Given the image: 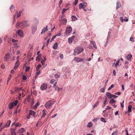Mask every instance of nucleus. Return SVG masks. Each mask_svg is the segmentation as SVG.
Segmentation results:
<instances>
[{"mask_svg": "<svg viewBox=\"0 0 135 135\" xmlns=\"http://www.w3.org/2000/svg\"><path fill=\"white\" fill-rule=\"evenodd\" d=\"M105 88H101L100 90V91L101 92L104 93V92Z\"/></svg>", "mask_w": 135, "mask_h": 135, "instance_id": "34", "label": "nucleus"}, {"mask_svg": "<svg viewBox=\"0 0 135 135\" xmlns=\"http://www.w3.org/2000/svg\"><path fill=\"white\" fill-rule=\"evenodd\" d=\"M41 57V54H40L39 55H38V56L36 57V61L38 60L39 61H40V58Z\"/></svg>", "mask_w": 135, "mask_h": 135, "instance_id": "19", "label": "nucleus"}, {"mask_svg": "<svg viewBox=\"0 0 135 135\" xmlns=\"http://www.w3.org/2000/svg\"><path fill=\"white\" fill-rule=\"evenodd\" d=\"M92 126V124L91 123L89 122L88 124L87 127H91Z\"/></svg>", "mask_w": 135, "mask_h": 135, "instance_id": "39", "label": "nucleus"}, {"mask_svg": "<svg viewBox=\"0 0 135 135\" xmlns=\"http://www.w3.org/2000/svg\"><path fill=\"white\" fill-rule=\"evenodd\" d=\"M78 2V0H75V1L74 2V3L75 5H76Z\"/></svg>", "mask_w": 135, "mask_h": 135, "instance_id": "48", "label": "nucleus"}, {"mask_svg": "<svg viewBox=\"0 0 135 135\" xmlns=\"http://www.w3.org/2000/svg\"><path fill=\"white\" fill-rule=\"evenodd\" d=\"M117 132L116 131H114L112 133L111 135H117Z\"/></svg>", "mask_w": 135, "mask_h": 135, "instance_id": "47", "label": "nucleus"}, {"mask_svg": "<svg viewBox=\"0 0 135 135\" xmlns=\"http://www.w3.org/2000/svg\"><path fill=\"white\" fill-rule=\"evenodd\" d=\"M86 6V5H85L84 4L80 3L79 4V8L80 9L81 8L83 9V8H85Z\"/></svg>", "mask_w": 135, "mask_h": 135, "instance_id": "10", "label": "nucleus"}, {"mask_svg": "<svg viewBox=\"0 0 135 135\" xmlns=\"http://www.w3.org/2000/svg\"><path fill=\"white\" fill-rule=\"evenodd\" d=\"M27 79V78L26 76L23 75L22 77V79L23 80H26Z\"/></svg>", "mask_w": 135, "mask_h": 135, "instance_id": "43", "label": "nucleus"}, {"mask_svg": "<svg viewBox=\"0 0 135 135\" xmlns=\"http://www.w3.org/2000/svg\"><path fill=\"white\" fill-rule=\"evenodd\" d=\"M58 47V44L57 42L55 43L54 45L52 48L53 49L56 50V49Z\"/></svg>", "mask_w": 135, "mask_h": 135, "instance_id": "16", "label": "nucleus"}, {"mask_svg": "<svg viewBox=\"0 0 135 135\" xmlns=\"http://www.w3.org/2000/svg\"><path fill=\"white\" fill-rule=\"evenodd\" d=\"M107 99L106 97L105 98V100L104 101L103 104L104 106H105L107 104Z\"/></svg>", "mask_w": 135, "mask_h": 135, "instance_id": "36", "label": "nucleus"}, {"mask_svg": "<svg viewBox=\"0 0 135 135\" xmlns=\"http://www.w3.org/2000/svg\"><path fill=\"white\" fill-rule=\"evenodd\" d=\"M15 129L12 128L11 129V133L12 135H16V133L15 131Z\"/></svg>", "mask_w": 135, "mask_h": 135, "instance_id": "12", "label": "nucleus"}, {"mask_svg": "<svg viewBox=\"0 0 135 135\" xmlns=\"http://www.w3.org/2000/svg\"><path fill=\"white\" fill-rule=\"evenodd\" d=\"M4 60L6 61H8L9 59V54H6L4 57Z\"/></svg>", "mask_w": 135, "mask_h": 135, "instance_id": "7", "label": "nucleus"}, {"mask_svg": "<svg viewBox=\"0 0 135 135\" xmlns=\"http://www.w3.org/2000/svg\"><path fill=\"white\" fill-rule=\"evenodd\" d=\"M62 0H60L59 2V6H60V5L62 3Z\"/></svg>", "mask_w": 135, "mask_h": 135, "instance_id": "52", "label": "nucleus"}, {"mask_svg": "<svg viewBox=\"0 0 135 135\" xmlns=\"http://www.w3.org/2000/svg\"><path fill=\"white\" fill-rule=\"evenodd\" d=\"M55 81V80L54 79H52L51 80L50 83L51 84H53L54 83Z\"/></svg>", "mask_w": 135, "mask_h": 135, "instance_id": "44", "label": "nucleus"}, {"mask_svg": "<svg viewBox=\"0 0 135 135\" xmlns=\"http://www.w3.org/2000/svg\"><path fill=\"white\" fill-rule=\"evenodd\" d=\"M13 8H14L15 7H13V5H11L10 6L9 8L11 12L13 11Z\"/></svg>", "mask_w": 135, "mask_h": 135, "instance_id": "33", "label": "nucleus"}, {"mask_svg": "<svg viewBox=\"0 0 135 135\" xmlns=\"http://www.w3.org/2000/svg\"><path fill=\"white\" fill-rule=\"evenodd\" d=\"M25 131V130L23 128H22L20 129L17 132L18 133H23Z\"/></svg>", "mask_w": 135, "mask_h": 135, "instance_id": "14", "label": "nucleus"}, {"mask_svg": "<svg viewBox=\"0 0 135 135\" xmlns=\"http://www.w3.org/2000/svg\"><path fill=\"white\" fill-rule=\"evenodd\" d=\"M71 18L72 21H75L77 19V18L74 16H72Z\"/></svg>", "mask_w": 135, "mask_h": 135, "instance_id": "23", "label": "nucleus"}, {"mask_svg": "<svg viewBox=\"0 0 135 135\" xmlns=\"http://www.w3.org/2000/svg\"><path fill=\"white\" fill-rule=\"evenodd\" d=\"M43 57L44 58V60H43L45 61L46 60V57L45 56H43Z\"/></svg>", "mask_w": 135, "mask_h": 135, "instance_id": "60", "label": "nucleus"}, {"mask_svg": "<svg viewBox=\"0 0 135 135\" xmlns=\"http://www.w3.org/2000/svg\"><path fill=\"white\" fill-rule=\"evenodd\" d=\"M115 94L117 95H120V92H118L117 93H116Z\"/></svg>", "mask_w": 135, "mask_h": 135, "instance_id": "61", "label": "nucleus"}, {"mask_svg": "<svg viewBox=\"0 0 135 135\" xmlns=\"http://www.w3.org/2000/svg\"><path fill=\"white\" fill-rule=\"evenodd\" d=\"M130 41L132 42H134V38L132 37H131L130 38Z\"/></svg>", "mask_w": 135, "mask_h": 135, "instance_id": "42", "label": "nucleus"}, {"mask_svg": "<svg viewBox=\"0 0 135 135\" xmlns=\"http://www.w3.org/2000/svg\"><path fill=\"white\" fill-rule=\"evenodd\" d=\"M125 19L123 20V21H124L127 22L128 21V19L126 17H125Z\"/></svg>", "mask_w": 135, "mask_h": 135, "instance_id": "55", "label": "nucleus"}, {"mask_svg": "<svg viewBox=\"0 0 135 135\" xmlns=\"http://www.w3.org/2000/svg\"><path fill=\"white\" fill-rule=\"evenodd\" d=\"M132 57V55H131L129 54V55H128L127 56V59L128 60H130Z\"/></svg>", "mask_w": 135, "mask_h": 135, "instance_id": "25", "label": "nucleus"}, {"mask_svg": "<svg viewBox=\"0 0 135 135\" xmlns=\"http://www.w3.org/2000/svg\"><path fill=\"white\" fill-rule=\"evenodd\" d=\"M111 109V108L110 107L108 106L106 108V110L110 109Z\"/></svg>", "mask_w": 135, "mask_h": 135, "instance_id": "62", "label": "nucleus"}, {"mask_svg": "<svg viewBox=\"0 0 135 135\" xmlns=\"http://www.w3.org/2000/svg\"><path fill=\"white\" fill-rule=\"evenodd\" d=\"M116 102V101L113 99H112L110 101V103H114Z\"/></svg>", "mask_w": 135, "mask_h": 135, "instance_id": "35", "label": "nucleus"}, {"mask_svg": "<svg viewBox=\"0 0 135 135\" xmlns=\"http://www.w3.org/2000/svg\"><path fill=\"white\" fill-rule=\"evenodd\" d=\"M41 65L40 64L38 65L36 68V70L37 71H38L39 69L41 67Z\"/></svg>", "mask_w": 135, "mask_h": 135, "instance_id": "28", "label": "nucleus"}, {"mask_svg": "<svg viewBox=\"0 0 135 135\" xmlns=\"http://www.w3.org/2000/svg\"><path fill=\"white\" fill-rule=\"evenodd\" d=\"M55 76L56 78H59L60 77V76L57 74H56L55 75Z\"/></svg>", "mask_w": 135, "mask_h": 135, "instance_id": "50", "label": "nucleus"}, {"mask_svg": "<svg viewBox=\"0 0 135 135\" xmlns=\"http://www.w3.org/2000/svg\"><path fill=\"white\" fill-rule=\"evenodd\" d=\"M12 41L13 42H16L18 41V40H15L14 39H13L12 40Z\"/></svg>", "mask_w": 135, "mask_h": 135, "instance_id": "49", "label": "nucleus"}, {"mask_svg": "<svg viewBox=\"0 0 135 135\" xmlns=\"http://www.w3.org/2000/svg\"><path fill=\"white\" fill-rule=\"evenodd\" d=\"M31 96L30 95H28L27 98V99L28 100V101H29V99H30L31 98Z\"/></svg>", "mask_w": 135, "mask_h": 135, "instance_id": "51", "label": "nucleus"}, {"mask_svg": "<svg viewBox=\"0 0 135 135\" xmlns=\"http://www.w3.org/2000/svg\"><path fill=\"white\" fill-rule=\"evenodd\" d=\"M91 43L93 44V46L94 47L95 49H97V47L95 44L92 41H91Z\"/></svg>", "mask_w": 135, "mask_h": 135, "instance_id": "31", "label": "nucleus"}, {"mask_svg": "<svg viewBox=\"0 0 135 135\" xmlns=\"http://www.w3.org/2000/svg\"><path fill=\"white\" fill-rule=\"evenodd\" d=\"M36 114V113L34 111L30 110L29 111V115H31L35 117V115Z\"/></svg>", "mask_w": 135, "mask_h": 135, "instance_id": "9", "label": "nucleus"}, {"mask_svg": "<svg viewBox=\"0 0 135 135\" xmlns=\"http://www.w3.org/2000/svg\"><path fill=\"white\" fill-rule=\"evenodd\" d=\"M13 124L14 125H15L16 127H20L21 126V125L18 123H16V124L13 123Z\"/></svg>", "mask_w": 135, "mask_h": 135, "instance_id": "30", "label": "nucleus"}, {"mask_svg": "<svg viewBox=\"0 0 135 135\" xmlns=\"http://www.w3.org/2000/svg\"><path fill=\"white\" fill-rule=\"evenodd\" d=\"M40 74V71H38V72L36 73V75H38Z\"/></svg>", "mask_w": 135, "mask_h": 135, "instance_id": "63", "label": "nucleus"}, {"mask_svg": "<svg viewBox=\"0 0 135 135\" xmlns=\"http://www.w3.org/2000/svg\"><path fill=\"white\" fill-rule=\"evenodd\" d=\"M101 120L103 122H106V121L105 120V119L103 118H101Z\"/></svg>", "mask_w": 135, "mask_h": 135, "instance_id": "45", "label": "nucleus"}, {"mask_svg": "<svg viewBox=\"0 0 135 135\" xmlns=\"http://www.w3.org/2000/svg\"><path fill=\"white\" fill-rule=\"evenodd\" d=\"M72 31V28L70 26H69L66 28L65 32L66 34H68L70 33Z\"/></svg>", "mask_w": 135, "mask_h": 135, "instance_id": "4", "label": "nucleus"}, {"mask_svg": "<svg viewBox=\"0 0 135 135\" xmlns=\"http://www.w3.org/2000/svg\"><path fill=\"white\" fill-rule=\"evenodd\" d=\"M60 57L61 58H63V55L62 54H61L60 55Z\"/></svg>", "mask_w": 135, "mask_h": 135, "instance_id": "64", "label": "nucleus"}, {"mask_svg": "<svg viewBox=\"0 0 135 135\" xmlns=\"http://www.w3.org/2000/svg\"><path fill=\"white\" fill-rule=\"evenodd\" d=\"M17 33L18 35L20 37H22L23 36V32L21 30L19 29L17 30Z\"/></svg>", "mask_w": 135, "mask_h": 135, "instance_id": "6", "label": "nucleus"}, {"mask_svg": "<svg viewBox=\"0 0 135 135\" xmlns=\"http://www.w3.org/2000/svg\"><path fill=\"white\" fill-rule=\"evenodd\" d=\"M132 106L131 105H129L128 107V110L127 111L128 113H130L131 112Z\"/></svg>", "mask_w": 135, "mask_h": 135, "instance_id": "17", "label": "nucleus"}, {"mask_svg": "<svg viewBox=\"0 0 135 135\" xmlns=\"http://www.w3.org/2000/svg\"><path fill=\"white\" fill-rule=\"evenodd\" d=\"M22 12L20 11L17 14V17L18 18H19L21 16V13Z\"/></svg>", "mask_w": 135, "mask_h": 135, "instance_id": "27", "label": "nucleus"}, {"mask_svg": "<svg viewBox=\"0 0 135 135\" xmlns=\"http://www.w3.org/2000/svg\"><path fill=\"white\" fill-rule=\"evenodd\" d=\"M56 36L54 35L53 37L51 39L50 41L51 42L52 41L54 40V39L55 38Z\"/></svg>", "mask_w": 135, "mask_h": 135, "instance_id": "41", "label": "nucleus"}, {"mask_svg": "<svg viewBox=\"0 0 135 135\" xmlns=\"http://www.w3.org/2000/svg\"><path fill=\"white\" fill-rule=\"evenodd\" d=\"M107 96L109 99H111L113 97L112 94H111L110 93L107 92L106 93Z\"/></svg>", "mask_w": 135, "mask_h": 135, "instance_id": "13", "label": "nucleus"}, {"mask_svg": "<svg viewBox=\"0 0 135 135\" xmlns=\"http://www.w3.org/2000/svg\"><path fill=\"white\" fill-rule=\"evenodd\" d=\"M19 66V65L18 64H17V62H16L15 64V66L14 67L13 69L15 70L16 69L18 68Z\"/></svg>", "mask_w": 135, "mask_h": 135, "instance_id": "21", "label": "nucleus"}, {"mask_svg": "<svg viewBox=\"0 0 135 135\" xmlns=\"http://www.w3.org/2000/svg\"><path fill=\"white\" fill-rule=\"evenodd\" d=\"M11 121L10 120L7 121L6 126L7 127H9Z\"/></svg>", "mask_w": 135, "mask_h": 135, "instance_id": "24", "label": "nucleus"}, {"mask_svg": "<svg viewBox=\"0 0 135 135\" xmlns=\"http://www.w3.org/2000/svg\"><path fill=\"white\" fill-rule=\"evenodd\" d=\"M55 89L56 90H57L58 91V89L59 87L58 86H55Z\"/></svg>", "mask_w": 135, "mask_h": 135, "instance_id": "56", "label": "nucleus"}, {"mask_svg": "<svg viewBox=\"0 0 135 135\" xmlns=\"http://www.w3.org/2000/svg\"><path fill=\"white\" fill-rule=\"evenodd\" d=\"M113 73L114 74V75L115 76L116 75V72L115 71V70H113Z\"/></svg>", "mask_w": 135, "mask_h": 135, "instance_id": "57", "label": "nucleus"}, {"mask_svg": "<svg viewBox=\"0 0 135 135\" xmlns=\"http://www.w3.org/2000/svg\"><path fill=\"white\" fill-rule=\"evenodd\" d=\"M112 97H113L114 98H116L118 97L117 96L114 95H112Z\"/></svg>", "mask_w": 135, "mask_h": 135, "instance_id": "58", "label": "nucleus"}, {"mask_svg": "<svg viewBox=\"0 0 135 135\" xmlns=\"http://www.w3.org/2000/svg\"><path fill=\"white\" fill-rule=\"evenodd\" d=\"M14 105L13 104V103H10L9 105V109H11L14 107Z\"/></svg>", "mask_w": 135, "mask_h": 135, "instance_id": "22", "label": "nucleus"}, {"mask_svg": "<svg viewBox=\"0 0 135 135\" xmlns=\"http://www.w3.org/2000/svg\"><path fill=\"white\" fill-rule=\"evenodd\" d=\"M43 29H44V31H43V33H44L46 31H47L48 30L47 26L46 27H44Z\"/></svg>", "mask_w": 135, "mask_h": 135, "instance_id": "37", "label": "nucleus"}, {"mask_svg": "<svg viewBox=\"0 0 135 135\" xmlns=\"http://www.w3.org/2000/svg\"><path fill=\"white\" fill-rule=\"evenodd\" d=\"M54 103L53 101L52 100H49L47 101L45 104V107L46 108H49Z\"/></svg>", "mask_w": 135, "mask_h": 135, "instance_id": "3", "label": "nucleus"}, {"mask_svg": "<svg viewBox=\"0 0 135 135\" xmlns=\"http://www.w3.org/2000/svg\"><path fill=\"white\" fill-rule=\"evenodd\" d=\"M116 9H117L118 8L121 6V4L119 2H117L116 3Z\"/></svg>", "mask_w": 135, "mask_h": 135, "instance_id": "18", "label": "nucleus"}, {"mask_svg": "<svg viewBox=\"0 0 135 135\" xmlns=\"http://www.w3.org/2000/svg\"><path fill=\"white\" fill-rule=\"evenodd\" d=\"M120 20L122 22H123V17H121L120 18Z\"/></svg>", "mask_w": 135, "mask_h": 135, "instance_id": "54", "label": "nucleus"}, {"mask_svg": "<svg viewBox=\"0 0 135 135\" xmlns=\"http://www.w3.org/2000/svg\"><path fill=\"white\" fill-rule=\"evenodd\" d=\"M20 23H17L16 25V28H19L20 27H21L20 25Z\"/></svg>", "mask_w": 135, "mask_h": 135, "instance_id": "26", "label": "nucleus"}, {"mask_svg": "<svg viewBox=\"0 0 135 135\" xmlns=\"http://www.w3.org/2000/svg\"><path fill=\"white\" fill-rule=\"evenodd\" d=\"M18 103V101L17 100H16L14 102L12 103L14 104V105L16 106L17 105Z\"/></svg>", "mask_w": 135, "mask_h": 135, "instance_id": "38", "label": "nucleus"}, {"mask_svg": "<svg viewBox=\"0 0 135 135\" xmlns=\"http://www.w3.org/2000/svg\"><path fill=\"white\" fill-rule=\"evenodd\" d=\"M38 105H39V104H38V103H37L34 106H33V108L34 109H36L37 108V107Z\"/></svg>", "mask_w": 135, "mask_h": 135, "instance_id": "29", "label": "nucleus"}, {"mask_svg": "<svg viewBox=\"0 0 135 135\" xmlns=\"http://www.w3.org/2000/svg\"><path fill=\"white\" fill-rule=\"evenodd\" d=\"M12 76L11 75H9L7 82V85L8 84V83L9 80H10Z\"/></svg>", "mask_w": 135, "mask_h": 135, "instance_id": "20", "label": "nucleus"}, {"mask_svg": "<svg viewBox=\"0 0 135 135\" xmlns=\"http://www.w3.org/2000/svg\"><path fill=\"white\" fill-rule=\"evenodd\" d=\"M74 38L75 37L74 36H73L69 38L68 40V42L69 43H71Z\"/></svg>", "mask_w": 135, "mask_h": 135, "instance_id": "11", "label": "nucleus"}, {"mask_svg": "<svg viewBox=\"0 0 135 135\" xmlns=\"http://www.w3.org/2000/svg\"><path fill=\"white\" fill-rule=\"evenodd\" d=\"M74 60L78 62H80L81 61H83L84 60V59L82 58H80L79 57H74Z\"/></svg>", "mask_w": 135, "mask_h": 135, "instance_id": "8", "label": "nucleus"}, {"mask_svg": "<svg viewBox=\"0 0 135 135\" xmlns=\"http://www.w3.org/2000/svg\"><path fill=\"white\" fill-rule=\"evenodd\" d=\"M20 53V52L18 50L17 51L16 54L17 55H19Z\"/></svg>", "mask_w": 135, "mask_h": 135, "instance_id": "59", "label": "nucleus"}, {"mask_svg": "<svg viewBox=\"0 0 135 135\" xmlns=\"http://www.w3.org/2000/svg\"><path fill=\"white\" fill-rule=\"evenodd\" d=\"M84 50V49L80 46L76 47L74 51V52L73 54L74 55H75L76 54L77 55L82 52Z\"/></svg>", "mask_w": 135, "mask_h": 135, "instance_id": "1", "label": "nucleus"}, {"mask_svg": "<svg viewBox=\"0 0 135 135\" xmlns=\"http://www.w3.org/2000/svg\"><path fill=\"white\" fill-rule=\"evenodd\" d=\"M99 103V101L98 100L94 105L93 106V109L95 108V107L97 106V104H98Z\"/></svg>", "mask_w": 135, "mask_h": 135, "instance_id": "40", "label": "nucleus"}, {"mask_svg": "<svg viewBox=\"0 0 135 135\" xmlns=\"http://www.w3.org/2000/svg\"><path fill=\"white\" fill-rule=\"evenodd\" d=\"M26 71H28L30 69V67L29 66L26 67Z\"/></svg>", "mask_w": 135, "mask_h": 135, "instance_id": "46", "label": "nucleus"}, {"mask_svg": "<svg viewBox=\"0 0 135 135\" xmlns=\"http://www.w3.org/2000/svg\"><path fill=\"white\" fill-rule=\"evenodd\" d=\"M47 88V85L46 83H44L42 84L40 87L41 89L42 90L46 89Z\"/></svg>", "mask_w": 135, "mask_h": 135, "instance_id": "5", "label": "nucleus"}, {"mask_svg": "<svg viewBox=\"0 0 135 135\" xmlns=\"http://www.w3.org/2000/svg\"><path fill=\"white\" fill-rule=\"evenodd\" d=\"M46 110L45 109H44L42 110V114L41 117V118H42L45 116L46 115Z\"/></svg>", "mask_w": 135, "mask_h": 135, "instance_id": "15", "label": "nucleus"}, {"mask_svg": "<svg viewBox=\"0 0 135 135\" xmlns=\"http://www.w3.org/2000/svg\"><path fill=\"white\" fill-rule=\"evenodd\" d=\"M62 20L64 22H63V23H66L67 22L66 20H65V19H63Z\"/></svg>", "mask_w": 135, "mask_h": 135, "instance_id": "53", "label": "nucleus"}, {"mask_svg": "<svg viewBox=\"0 0 135 135\" xmlns=\"http://www.w3.org/2000/svg\"><path fill=\"white\" fill-rule=\"evenodd\" d=\"M20 25L21 28H23L29 26L30 24L29 23H27V21H26L20 22Z\"/></svg>", "mask_w": 135, "mask_h": 135, "instance_id": "2", "label": "nucleus"}, {"mask_svg": "<svg viewBox=\"0 0 135 135\" xmlns=\"http://www.w3.org/2000/svg\"><path fill=\"white\" fill-rule=\"evenodd\" d=\"M68 9H68L64 8L62 11V14H63Z\"/></svg>", "mask_w": 135, "mask_h": 135, "instance_id": "32", "label": "nucleus"}]
</instances>
